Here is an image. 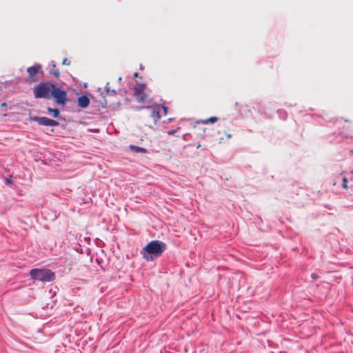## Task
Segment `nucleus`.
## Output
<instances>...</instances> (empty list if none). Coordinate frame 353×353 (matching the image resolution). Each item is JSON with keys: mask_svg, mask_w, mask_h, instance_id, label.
Wrapping results in <instances>:
<instances>
[{"mask_svg": "<svg viewBox=\"0 0 353 353\" xmlns=\"http://www.w3.org/2000/svg\"><path fill=\"white\" fill-rule=\"evenodd\" d=\"M27 72L28 74V79L31 81H37V79L34 78V75L37 73H43L42 70V66L39 63H35L34 65L28 68Z\"/></svg>", "mask_w": 353, "mask_h": 353, "instance_id": "obj_5", "label": "nucleus"}, {"mask_svg": "<svg viewBox=\"0 0 353 353\" xmlns=\"http://www.w3.org/2000/svg\"><path fill=\"white\" fill-rule=\"evenodd\" d=\"M107 94L110 96H116L117 95V91L115 90H111L110 88H107V91L105 92Z\"/></svg>", "mask_w": 353, "mask_h": 353, "instance_id": "obj_15", "label": "nucleus"}, {"mask_svg": "<svg viewBox=\"0 0 353 353\" xmlns=\"http://www.w3.org/2000/svg\"><path fill=\"white\" fill-rule=\"evenodd\" d=\"M48 113L52 114L54 118H59L60 110L58 108H47Z\"/></svg>", "mask_w": 353, "mask_h": 353, "instance_id": "obj_10", "label": "nucleus"}, {"mask_svg": "<svg viewBox=\"0 0 353 353\" xmlns=\"http://www.w3.org/2000/svg\"><path fill=\"white\" fill-rule=\"evenodd\" d=\"M129 149L131 152L135 153H147V149L143 147L137 146L135 145H130Z\"/></svg>", "mask_w": 353, "mask_h": 353, "instance_id": "obj_8", "label": "nucleus"}, {"mask_svg": "<svg viewBox=\"0 0 353 353\" xmlns=\"http://www.w3.org/2000/svg\"><path fill=\"white\" fill-rule=\"evenodd\" d=\"M319 275H318V274H315V273H312V274H311V278H312V279H314V280H316V279H319Z\"/></svg>", "mask_w": 353, "mask_h": 353, "instance_id": "obj_20", "label": "nucleus"}, {"mask_svg": "<svg viewBox=\"0 0 353 353\" xmlns=\"http://www.w3.org/2000/svg\"><path fill=\"white\" fill-rule=\"evenodd\" d=\"M151 106L150 105H148V106H143V105H141V106H137L135 108V110H143V109H149L150 108Z\"/></svg>", "mask_w": 353, "mask_h": 353, "instance_id": "obj_17", "label": "nucleus"}, {"mask_svg": "<svg viewBox=\"0 0 353 353\" xmlns=\"http://www.w3.org/2000/svg\"><path fill=\"white\" fill-rule=\"evenodd\" d=\"M146 86L145 83H141L138 86L134 87V95L138 96L141 93H144L143 90Z\"/></svg>", "mask_w": 353, "mask_h": 353, "instance_id": "obj_9", "label": "nucleus"}, {"mask_svg": "<svg viewBox=\"0 0 353 353\" xmlns=\"http://www.w3.org/2000/svg\"><path fill=\"white\" fill-rule=\"evenodd\" d=\"M90 99L85 94H82L77 99V105L81 108H86L89 106L90 104Z\"/></svg>", "mask_w": 353, "mask_h": 353, "instance_id": "obj_6", "label": "nucleus"}, {"mask_svg": "<svg viewBox=\"0 0 353 353\" xmlns=\"http://www.w3.org/2000/svg\"><path fill=\"white\" fill-rule=\"evenodd\" d=\"M6 103H2V106H6Z\"/></svg>", "mask_w": 353, "mask_h": 353, "instance_id": "obj_25", "label": "nucleus"}, {"mask_svg": "<svg viewBox=\"0 0 353 353\" xmlns=\"http://www.w3.org/2000/svg\"><path fill=\"white\" fill-rule=\"evenodd\" d=\"M62 64L69 65L70 64V61L68 60L67 58H65L62 61Z\"/></svg>", "mask_w": 353, "mask_h": 353, "instance_id": "obj_19", "label": "nucleus"}, {"mask_svg": "<svg viewBox=\"0 0 353 353\" xmlns=\"http://www.w3.org/2000/svg\"><path fill=\"white\" fill-rule=\"evenodd\" d=\"M166 244L159 240L148 243L141 250L142 258L146 261H153L158 259L166 250Z\"/></svg>", "mask_w": 353, "mask_h": 353, "instance_id": "obj_2", "label": "nucleus"}, {"mask_svg": "<svg viewBox=\"0 0 353 353\" xmlns=\"http://www.w3.org/2000/svg\"><path fill=\"white\" fill-rule=\"evenodd\" d=\"M218 120V118L216 117H212L208 119H205L204 121H203V123H215L216 121H217Z\"/></svg>", "mask_w": 353, "mask_h": 353, "instance_id": "obj_13", "label": "nucleus"}, {"mask_svg": "<svg viewBox=\"0 0 353 353\" xmlns=\"http://www.w3.org/2000/svg\"><path fill=\"white\" fill-rule=\"evenodd\" d=\"M49 73L57 78L59 77L60 76V73L56 68L54 61H52V68L50 70Z\"/></svg>", "mask_w": 353, "mask_h": 353, "instance_id": "obj_11", "label": "nucleus"}, {"mask_svg": "<svg viewBox=\"0 0 353 353\" xmlns=\"http://www.w3.org/2000/svg\"><path fill=\"white\" fill-rule=\"evenodd\" d=\"M29 275L32 280L43 283L52 282L56 279L54 272L46 268H33L30 270Z\"/></svg>", "mask_w": 353, "mask_h": 353, "instance_id": "obj_3", "label": "nucleus"}, {"mask_svg": "<svg viewBox=\"0 0 353 353\" xmlns=\"http://www.w3.org/2000/svg\"><path fill=\"white\" fill-rule=\"evenodd\" d=\"M176 130H171L168 132V134L170 135H172V134H174L176 132Z\"/></svg>", "mask_w": 353, "mask_h": 353, "instance_id": "obj_22", "label": "nucleus"}, {"mask_svg": "<svg viewBox=\"0 0 353 353\" xmlns=\"http://www.w3.org/2000/svg\"><path fill=\"white\" fill-rule=\"evenodd\" d=\"M106 105H107V101L106 99H105V97L103 98V100L101 101L100 102V106H99L98 108V110H100V108H106Z\"/></svg>", "mask_w": 353, "mask_h": 353, "instance_id": "obj_16", "label": "nucleus"}, {"mask_svg": "<svg viewBox=\"0 0 353 353\" xmlns=\"http://www.w3.org/2000/svg\"><path fill=\"white\" fill-rule=\"evenodd\" d=\"M134 77H138V73H137V72H135V73L134 74Z\"/></svg>", "mask_w": 353, "mask_h": 353, "instance_id": "obj_24", "label": "nucleus"}, {"mask_svg": "<svg viewBox=\"0 0 353 353\" xmlns=\"http://www.w3.org/2000/svg\"><path fill=\"white\" fill-rule=\"evenodd\" d=\"M162 110H163V113L165 114H166L168 113V108L166 107L165 105H163L162 106Z\"/></svg>", "mask_w": 353, "mask_h": 353, "instance_id": "obj_21", "label": "nucleus"}, {"mask_svg": "<svg viewBox=\"0 0 353 353\" xmlns=\"http://www.w3.org/2000/svg\"><path fill=\"white\" fill-rule=\"evenodd\" d=\"M148 110H151L150 117L154 119L155 123L157 122V119H160V114H159V105H155V106H151L150 108Z\"/></svg>", "mask_w": 353, "mask_h": 353, "instance_id": "obj_7", "label": "nucleus"}, {"mask_svg": "<svg viewBox=\"0 0 353 353\" xmlns=\"http://www.w3.org/2000/svg\"><path fill=\"white\" fill-rule=\"evenodd\" d=\"M27 121L29 122L36 121L38 123L39 125L43 126L55 127L59 125V123L58 121L54 119H49L46 117L30 116L27 119Z\"/></svg>", "mask_w": 353, "mask_h": 353, "instance_id": "obj_4", "label": "nucleus"}, {"mask_svg": "<svg viewBox=\"0 0 353 353\" xmlns=\"http://www.w3.org/2000/svg\"><path fill=\"white\" fill-rule=\"evenodd\" d=\"M6 183L7 185L12 184V176H10L9 177L6 178Z\"/></svg>", "mask_w": 353, "mask_h": 353, "instance_id": "obj_18", "label": "nucleus"}, {"mask_svg": "<svg viewBox=\"0 0 353 353\" xmlns=\"http://www.w3.org/2000/svg\"><path fill=\"white\" fill-rule=\"evenodd\" d=\"M35 99H50L53 98L59 105H65L68 101L67 92L57 86V83L48 81H43L33 88Z\"/></svg>", "mask_w": 353, "mask_h": 353, "instance_id": "obj_1", "label": "nucleus"}, {"mask_svg": "<svg viewBox=\"0 0 353 353\" xmlns=\"http://www.w3.org/2000/svg\"><path fill=\"white\" fill-rule=\"evenodd\" d=\"M135 97H136L137 101L139 103L143 102L146 98V95L144 93H141L139 95L135 96Z\"/></svg>", "mask_w": 353, "mask_h": 353, "instance_id": "obj_14", "label": "nucleus"}, {"mask_svg": "<svg viewBox=\"0 0 353 353\" xmlns=\"http://www.w3.org/2000/svg\"><path fill=\"white\" fill-rule=\"evenodd\" d=\"M278 114H279V117L283 119V120H285L287 119V113L285 111L283 110H279L277 111Z\"/></svg>", "mask_w": 353, "mask_h": 353, "instance_id": "obj_12", "label": "nucleus"}, {"mask_svg": "<svg viewBox=\"0 0 353 353\" xmlns=\"http://www.w3.org/2000/svg\"><path fill=\"white\" fill-rule=\"evenodd\" d=\"M109 84H110V83H109V82H107V83H106V85H105V92L107 91V88H110V87H109Z\"/></svg>", "mask_w": 353, "mask_h": 353, "instance_id": "obj_23", "label": "nucleus"}]
</instances>
